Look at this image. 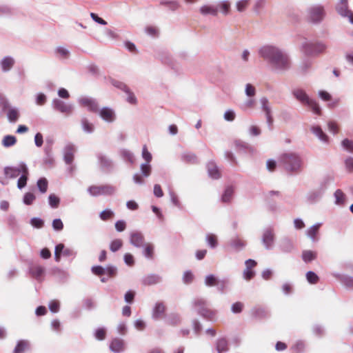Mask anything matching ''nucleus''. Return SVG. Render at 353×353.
Wrapping results in <instances>:
<instances>
[{
  "label": "nucleus",
  "mask_w": 353,
  "mask_h": 353,
  "mask_svg": "<svg viewBox=\"0 0 353 353\" xmlns=\"http://www.w3.org/2000/svg\"><path fill=\"white\" fill-rule=\"evenodd\" d=\"M81 123L82 129L85 132L91 134L94 132V125H93V123H90L88 119L85 117L82 118Z\"/></svg>",
  "instance_id": "58836bf2"
},
{
  "label": "nucleus",
  "mask_w": 353,
  "mask_h": 353,
  "mask_svg": "<svg viewBox=\"0 0 353 353\" xmlns=\"http://www.w3.org/2000/svg\"><path fill=\"white\" fill-rule=\"evenodd\" d=\"M165 305L163 303H157L152 312V318L154 320L159 319L165 312Z\"/></svg>",
  "instance_id": "7c9ffc66"
},
{
  "label": "nucleus",
  "mask_w": 353,
  "mask_h": 353,
  "mask_svg": "<svg viewBox=\"0 0 353 353\" xmlns=\"http://www.w3.org/2000/svg\"><path fill=\"white\" fill-rule=\"evenodd\" d=\"M325 14V10L322 6L315 5L308 9V17L312 23H320L323 19Z\"/></svg>",
  "instance_id": "6e6552de"
},
{
  "label": "nucleus",
  "mask_w": 353,
  "mask_h": 353,
  "mask_svg": "<svg viewBox=\"0 0 353 353\" xmlns=\"http://www.w3.org/2000/svg\"><path fill=\"white\" fill-rule=\"evenodd\" d=\"M75 152V147L74 145L69 143L65 145L63 150V159L66 164H72L74 160V153Z\"/></svg>",
  "instance_id": "f3484780"
},
{
  "label": "nucleus",
  "mask_w": 353,
  "mask_h": 353,
  "mask_svg": "<svg viewBox=\"0 0 353 353\" xmlns=\"http://www.w3.org/2000/svg\"><path fill=\"white\" fill-rule=\"evenodd\" d=\"M49 205L52 208H57L59 204L60 199L54 194H51L48 196Z\"/></svg>",
  "instance_id": "052dcab7"
},
{
  "label": "nucleus",
  "mask_w": 353,
  "mask_h": 353,
  "mask_svg": "<svg viewBox=\"0 0 353 353\" xmlns=\"http://www.w3.org/2000/svg\"><path fill=\"white\" fill-rule=\"evenodd\" d=\"M199 11L200 13L204 16L208 14L216 16L219 12V7L215 5H203L200 8Z\"/></svg>",
  "instance_id": "5701e85b"
},
{
  "label": "nucleus",
  "mask_w": 353,
  "mask_h": 353,
  "mask_svg": "<svg viewBox=\"0 0 353 353\" xmlns=\"http://www.w3.org/2000/svg\"><path fill=\"white\" fill-rule=\"evenodd\" d=\"M180 322L181 318L177 314H171L168 319V323L170 325H178L180 323Z\"/></svg>",
  "instance_id": "680f3d73"
},
{
  "label": "nucleus",
  "mask_w": 353,
  "mask_h": 353,
  "mask_svg": "<svg viewBox=\"0 0 353 353\" xmlns=\"http://www.w3.org/2000/svg\"><path fill=\"white\" fill-rule=\"evenodd\" d=\"M205 241L208 246L214 249L218 245V241L216 236L213 234H208L205 236Z\"/></svg>",
  "instance_id": "37998d69"
},
{
  "label": "nucleus",
  "mask_w": 353,
  "mask_h": 353,
  "mask_svg": "<svg viewBox=\"0 0 353 353\" xmlns=\"http://www.w3.org/2000/svg\"><path fill=\"white\" fill-rule=\"evenodd\" d=\"M110 82L114 87L123 90V92H129V88L123 82L111 79Z\"/></svg>",
  "instance_id": "864d4df0"
},
{
  "label": "nucleus",
  "mask_w": 353,
  "mask_h": 353,
  "mask_svg": "<svg viewBox=\"0 0 353 353\" xmlns=\"http://www.w3.org/2000/svg\"><path fill=\"white\" fill-rule=\"evenodd\" d=\"M109 347L114 353H121L125 350V342L121 339L114 338L111 341Z\"/></svg>",
  "instance_id": "dca6fc26"
},
{
  "label": "nucleus",
  "mask_w": 353,
  "mask_h": 353,
  "mask_svg": "<svg viewBox=\"0 0 353 353\" xmlns=\"http://www.w3.org/2000/svg\"><path fill=\"white\" fill-rule=\"evenodd\" d=\"M292 93L294 98L302 105L308 107L315 114L321 115V109L319 105L315 100L311 99L305 90L301 88H295Z\"/></svg>",
  "instance_id": "7ed1b4c3"
},
{
  "label": "nucleus",
  "mask_w": 353,
  "mask_h": 353,
  "mask_svg": "<svg viewBox=\"0 0 353 353\" xmlns=\"http://www.w3.org/2000/svg\"><path fill=\"white\" fill-rule=\"evenodd\" d=\"M252 315L256 319H263L269 316L267 310L263 307H254L251 310Z\"/></svg>",
  "instance_id": "c9c22d12"
},
{
  "label": "nucleus",
  "mask_w": 353,
  "mask_h": 353,
  "mask_svg": "<svg viewBox=\"0 0 353 353\" xmlns=\"http://www.w3.org/2000/svg\"><path fill=\"white\" fill-rule=\"evenodd\" d=\"M30 345L28 340H19L17 342L12 353H23L26 350H30Z\"/></svg>",
  "instance_id": "bb28decb"
},
{
  "label": "nucleus",
  "mask_w": 353,
  "mask_h": 353,
  "mask_svg": "<svg viewBox=\"0 0 353 353\" xmlns=\"http://www.w3.org/2000/svg\"><path fill=\"white\" fill-rule=\"evenodd\" d=\"M45 157L43 158V163L48 168L53 167L54 159L52 155V148L50 145H46L44 148Z\"/></svg>",
  "instance_id": "412c9836"
},
{
  "label": "nucleus",
  "mask_w": 353,
  "mask_h": 353,
  "mask_svg": "<svg viewBox=\"0 0 353 353\" xmlns=\"http://www.w3.org/2000/svg\"><path fill=\"white\" fill-rule=\"evenodd\" d=\"M217 353H225L229 350L228 342L225 338H220L216 342Z\"/></svg>",
  "instance_id": "cd10ccee"
},
{
  "label": "nucleus",
  "mask_w": 353,
  "mask_h": 353,
  "mask_svg": "<svg viewBox=\"0 0 353 353\" xmlns=\"http://www.w3.org/2000/svg\"><path fill=\"white\" fill-rule=\"evenodd\" d=\"M260 102L261 104V109L265 112V116L272 114L271 107L268 99L266 97H262L260 99Z\"/></svg>",
  "instance_id": "c03bdc74"
},
{
  "label": "nucleus",
  "mask_w": 353,
  "mask_h": 353,
  "mask_svg": "<svg viewBox=\"0 0 353 353\" xmlns=\"http://www.w3.org/2000/svg\"><path fill=\"white\" fill-rule=\"evenodd\" d=\"M29 176V170L28 167H23V172L18 179L17 188L20 190L23 188L27 185V181Z\"/></svg>",
  "instance_id": "c85d7f7f"
},
{
  "label": "nucleus",
  "mask_w": 353,
  "mask_h": 353,
  "mask_svg": "<svg viewBox=\"0 0 353 353\" xmlns=\"http://www.w3.org/2000/svg\"><path fill=\"white\" fill-rule=\"evenodd\" d=\"M321 226V223H317L310 228H309L307 230V236L313 241H316L317 239L316 238V236L319 232V230L320 227Z\"/></svg>",
  "instance_id": "72a5a7b5"
},
{
  "label": "nucleus",
  "mask_w": 353,
  "mask_h": 353,
  "mask_svg": "<svg viewBox=\"0 0 353 353\" xmlns=\"http://www.w3.org/2000/svg\"><path fill=\"white\" fill-rule=\"evenodd\" d=\"M120 154L125 161L129 162L130 164H133L134 163V155L130 150L126 149H122L120 151Z\"/></svg>",
  "instance_id": "4c0bfd02"
},
{
  "label": "nucleus",
  "mask_w": 353,
  "mask_h": 353,
  "mask_svg": "<svg viewBox=\"0 0 353 353\" xmlns=\"http://www.w3.org/2000/svg\"><path fill=\"white\" fill-rule=\"evenodd\" d=\"M123 245V242L121 239H117L111 241L110 244V250L112 252H115L120 250Z\"/></svg>",
  "instance_id": "8fccbe9b"
},
{
  "label": "nucleus",
  "mask_w": 353,
  "mask_h": 353,
  "mask_svg": "<svg viewBox=\"0 0 353 353\" xmlns=\"http://www.w3.org/2000/svg\"><path fill=\"white\" fill-rule=\"evenodd\" d=\"M114 214V212L112 210L105 209L100 213L99 217L103 221H107L111 219Z\"/></svg>",
  "instance_id": "6e6d98bb"
},
{
  "label": "nucleus",
  "mask_w": 353,
  "mask_h": 353,
  "mask_svg": "<svg viewBox=\"0 0 353 353\" xmlns=\"http://www.w3.org/2000/svg\"><path fill=\"white\" fill-rule=\"evenodd\" d=\"M316 259V253L311 250H304L302 253V259L305 263H310Z\"/></svg>",
  "instance_id": "79ce46f5"
},
{
  "label": "nucleus",
  "mask_w": 353,
  "mask_h": 353,
  "mask_svg": "<svg viewBox=\"0 0 353 353\" xmlns=\"http://www.w3.org/2000/svg\"><path fill=\"white\" fill-rule=\"evenodd\" d=\"M24 166L27 167L24 162H20L17 166H6L3 169L4 175L9 179L17 178L23 172Z\"/></svg>",
  "instance_id": "f8f14e48"
},
{
  "label": "nucleus",
  "mask_w": 353,
  "mask_h": 353,
  "mask_svg": "<svg viewBox=\"0 0 353 353\" xmlns=\"http://www.w3.org/2000/svg\"><path fill=\"white\" fill-rule=\"evenodd\" d=\"M229 285V280L228 279H218L217 282L216 283V287L221 293H223L225 290L227 289L228 286Z\"/></svg>",
  "instance_id": "49530a36"
},
{
  "label": "nucleus",
  "mask_w": 353,
  "mask_h": 353,
  "mask_svg": "<svg viewBox=\"0 0 353 353\" xmlns=\"http://www.w3.org/2000/svg\"><path fill=\"white\" fill-rule=\"evenodd\" d=\"M279 246L281 251L285 253H290L294 250L292 241L287 237L283 238L280 241Z\"/></svg>",
  "instance_id": "b1692460"
},
{
  "label": "nucleus",
  "mask_w": 353,
  "mask_h": 353,
  "mask_svg": "<svg viewBox=\"0 0 353 353\" xmlns=\"http://www.w3.org/2000/svg\"><path fill=\"white\" fill-rule=\"evenodd\" d=\"M159 3L161 6L167 7L172 12L176 11L180 7L179 3L176 0H161Z\"/></svg>",
  "instance_id": "473e14b6"
},
{
  "label": "nucleus",
  "mask_w": 353,
  "mask_h": 353,
  "mask_svg": "<svg viewBox=\"0 0 353 353\" xmlns=\"http://www.w3.org/2000/svg\"><path fill=\"white\" fill-rule=\"evenodd\" d=\"M43 272L44 268L41 265H36L30 268V274L37 280L40 279Z\"/></svg>",
  "instance_id": "e433bc0d"
},
{
  "label": "nucleus",
  "mask_w": 353,
  "mask_h": 353,
  "mask_svg": "<svg viewBox=\"0 0 353 353\" xmlns=\"http://www.w3.org/2000/svg\"><path fill=\"white\" fill-rule=\"evenodd\" d=\"M92 196H111L116 192V188L112 185H91L87 190Z\"/></svg>",
  "instance_id": "0eeeda50"
},
{
  "label": "nucleus",
  "mask_w": 353,
  "mask_h": 353,
  "mask_svg": "<svg viewBox=\"0 0 353 353\" xmlns=\"http://www.w3.org/2000/svg\"><path fill=\"white\" fill-rule=\"evenodd\" d=\"M52 105V108L55 110L64 114L65 116L70 115L73 111V105H72L68 104L59 99H53Z\"/></svg>",
  "instance_id": "9d476101"
},
{
  "label": "nucleus",
  "mask_w": 353,
  "mask_h": 353,
  "mask_svg": "<svg viewBox=\"0 0 353 353\" xmlns=\"http://www.w3.org/2000/svg\"><path fill=\"white\" fill-rule=\"evenodd\" d=\"M334 276L346 288H353V277L352 276H350L348 275L339 274H334Z\"/></svg>",
  "instance_id": "2f4dec72"
},
{
  "label": "nucleus",
  "mask_w": 353,
  "mask_h": 353,
  "mask_svg": "<svg viewBox=\"0 0 353 353\" xmlns=\"http://www.w3.org/2000/svg\"><path fill=\"white\" fill-rule=\"evenodd\" d=\"M250 0H240L236 2V10L241 12H243L249 4Z\"/></svg>",
  "instance_id": "338daca9"
},
{
  "label": "nucleus",
  "mask_w": 353,
  "mask_h": 353,
  "mask_svg": "<svg viewBox=\"0 0 353 353\" xmlns=\"http://www.w3.org/2000/svg\"><path fill=\"white\" fill-rule=\"evenodd\" d=\"M35 199L36 196L33 193L27 192L23 196V202L24 203V204L30 205L32 204Z\"/></svg>",
  "instance_id": "bf43d9fd"
},
{
  "label": "nucleus",
  "mask_w": 353,
  "mask_h": 353,
  "mask_svg": "<svg viewBox=\"0 0 353 353\" xmlns=\"http://www.w3.org/2000/svg\"><path fill=\"white\" fill-rule=\"evenodd\" d=\"M37 185L41 193L43 194L47 192L48 183L46 178H40L37 181Z\"/></svg>",
  "instance_id": "09e8293b"
},
{
  "label": "nucleus",
  "mask_w": 353,
  "mask_h": 353,
  "mask_svg": "<svg viewBox=\"0 0 353 353\" xmlns=\"http://www.w3.org/2000/svg\"><path fill=\"white\" fill-rule=\"evenodd\" d=\"M97 113L103 120L108 123H112L116 119L114 111L108 107L101 108Z\"/></svg>",
  "instance_id": "2eb2a0df"
},
{
  "label": "nucleus",
  "mask_w": 353,
  "mask_h": 353,
  "mask_svg": "<svg viewBox=\"0 0 353 353\" xmlns=\"http://www.w3.org/2000/svg\"><path fill=\"white\" fill-rule=\"evenodd\" d=\"M259 54L268 63L273 71L284 72L291 68L289 54L276 46L265 45L261 47Z\"/></svg>",
  "instance_id": "f257e3e1"
},
{
  "label": "nucleus",
  "mask_w": 353,
  "mask_h": 353,
  "mask_svg": "<svg viewBox=\"0 0 353 353\" xmlns=\"http://www.w3.org/2000/svg\"><path fill=\"white\" fill-rule=\"evenodd\" d=\"M130 243L136 248H143L145 245V238L142 232L134 230L130 233Z\"/></svg>",
  "instance_id": "4468645a"
},
{
  "label": "nucleus",
  "mask_w": 353,
  "mask_h": 353,
  "mask_svg": "<svg viewBox=\"0 0 353 353\" xmlns=\"http://www.w3.org/2000/svg\"><path fill=\"white\" fill-rule=\"evenodd\" d=\"M275 234L272 227H268L263 231L262 243L266 250H271L275 242Z\"/></svg>",
  "instance_id": "1a4fd4ad"
},
{
  "label": "nucleus",
  "mask_w": 353,
  "mask_h": 353,
  "mask_svg": "<svg viewBox=\"0 0 353 353\" xmlns=\"http://www.w3.org/2000/svg\"><path fill=\"white\" fill-rule=\"evenodd\" d=\"M206 167L208 170V176L210 178L213 179H219V178H221V172L214 161H209L207 163Z\"/></svg>",
  "instance_id": "6ab92c4d"
},
{
  "label": "nucleus",
  "mask_w": 353,
  "mask_h": 353,
  "mask_svg": "<svg viewBox=\"0 0 353 353\" xmlns=\"http://www.w3.org/2000/svg\"><path fill=\"white\" fill-rule=\"evenodd\" d=\"M279 163L288 172L298 173L301 171L302 159L295 152H285L279 157Z\"/></svg>",
  "instance_id": "f03ea898"
},
{
  "label": "nucleus",
  "mask_w": 353,
  "mask_h": 353,
  "mask_svg": "<svg viewBox=\"0 0 353 353\" xmlns=\"http://www.w3.org/2000/svg\"><path fill=\"white\" fill-rule=\"evenodd\" d=\"M335 8L338 14L343 17L350 14L351 11L349 10L348 0H338Z\"/></svg>",
  "instance_id": "aec40b11"
},
{
  "label": "nucleus",
  "mask_w": 353,
  "mask_h": 353,
  "mask_svg": "<svg viewBox=\"0 0 353 353\" xmlns=\"http://www.w3.org/2000/svg\"><path fill=\"white\" fill-rule=\"evenodd\" d=\"M17 143V139L13 135H6L2 139V145L6 148L14 145Z\"/></svg>",
  "instance_id": "a18cd8bd"
},
{
  "label": "nucleus",
  "mask_w": 353,
  "mask_h": 353,
  "mask_svg": "<svg viewBox=\"0 0 353 353\" xmlns=\"http://www.w3.org/2000/svg\"><path fill=\"white\" fill-rule=\"evenodd\" d=\"M306 279L310 283L315 284L318 282L319 278L313 271H308L306 273Z\"/></svg>",
  "instance_id": "4d7b16f0"
},
{
  "label": "nucleus",
  "mask_w": 353,
  "mask_h": 353,
  "mask_svg": "<svg viewBox=\"0 0 353 353\" xmlns=\"http://www.w3.org/2000/svg\"><path fill=\"white\" fill-rule=\"evenodd\" d=\"M97 158L99 167L103 171L110 172L113 170L114 163L106 154L99 152L97 154Z\"/></svg>",
  "instance_id": "9b49d317"
},
{
  "label": "nucleus",
  "mask_w": 353,
  "mask_h": 353,
  "mask_svg": "<svg viewBox=\"0 0 353 353\" xmlns=\"http://www.w3.org/2000/svg\"><path fill=\"white\" fill-rule=\"evenodd\" d=\"M335 198V203L336 205H343L345 203V196L341 190L338 189L334 194Z\"/></svg>",
  "instance_id": "de8ad7c7"
},
{
  "label": "nucleus",
  "mask_w": 353,
  "mask_h": 353,
  "mask_svg": "<svg viewBox=\"0 0 353 353\" xmlns=\"http://www.w3.org/2000/svg\"><path fill=\"white\" fill-rule=\"evenodd\" d=\"M218 279L214 274H209L205 279V285L208 287L215 286Z\"/></svg>",
  "instance_id": "5fc2aeb1"
},
{
  "label": "nucleus",
  "mask_w": 353,
  "mask_h": 353,
  "mask_svg": "<svg viewBox=\"0 0 353 353\" xmlns=\"http://www.w3.org/2000/svg\"><path fill=\"white\" fill-rule=\"evenodd\" d=\"M229 245L233 250L239 252L245 246V243L239 238L234 237L230 239Z\"/></svg>",
  "instance_id": "c756f323"
},
{
  "label": "nucleus",
  "mask_w": 353,
  "mask_h": 353,
  "mask_svg": "<svg viewBox=\"0 0 353 353\" xmlns=\"http://www.w3.org/2000/svg\"><path fill=\"white\" fill-rule=\"evenodd\" d=\"M91 270L92 272L97 276H102L105 274V268L101 265L92 266Z\"/></svg>",
  "instance_id": "774afa93"
},
{
  "label": "nucleus",
  "mask_w": 353,
  "mask_h": 353,
  "mask_svg": "<svg viewBox=\"0 0 353 353\" xmlns=\"http://www.w3.org/2000/svg\"><path fill=\"white\" fill-rule=\"evenodd\" d=\"M312 132L316 137L318 139L323 142L328 143V137L326 134L322 130L321 128L319 125H314L311 128Z\"/></svg>",
  "instance_id": "a878e982"
},
{
  "label": "nucleus",
  "mask_w": 353,
  "mask_h": 353,
  "mask_svg": "<svg viewBox=\"0 0 353 353\" xmlns=\"http://www.w3.org/2000/svg\"><path fill=\"white\" fill-rule=\"evenodd\" d=\"M162 281V277L157 274H150L143 276L141 279V283L143 285H152L159 283Z\"/></svg>",
  "instance_id": "a211bd4d"
},
{
  "label": "nucleus",
  "mask_w": 353,
  "mask_h": 353,
  "mask_svg": "<svg viewBox=\"0 0 353 353\" xmlns=\"http://www.w3.org/2000/svg\"><path fill=\"white\" fill-rule=\"evenodd\" d=\"M218 7L219 9H221L223 14L227 15L229 13L230 4L229 2L224 1L220 2Z\"/></svg>",
  "instance_id": "69168bd1"
},
{
  "label": "nucleus",
  "mask_w": 353,
  "mask_h": 353,
  "mask_svg": "<svg viewBox=\"0 0 353 353\" xmlns=\"http://www.w3.org/2000/svg\"><path fill=\"white\" fill-rule=\"evenodd\" d=\"M144 249L143 250V256L148 259H153L154 255V246L151 243H146L143 247Z\"/></svg>",
  "instance_id": "a19ab883"
},
{
  "label": "nucleus",
  "mask_w": 353,
  "mask_h": 353,
  "mask_svg": "<svg viewBox=\"0 0 353 353\" xmlns=\"http://www.w3.org/2000/svg\"><path fill=\"white\" fill-rule=\"evenodd\" d=\"M0 64L2 71L7 72L13 68L15 64V60L12 57L6 56L1 59Z\"/></svg>",
  "instance_id": "4be33fe9"
},
{
  "label": "nucleus",
  "mask_w": 353,
  "mask_h": 353,
  "mask_svg": "<svg viewBox=\"0 0 353 353\" xmlns=\"http://www.w3.org/2000/svg\"><path fill=\"white\" fill-rule=\"evenodd\" d=\"M64 251V245L63 243H59L55 246L54 249V259L57 262H59L61 259V254H63Z\"/></svg>",
  "instance_id": "3c124183"
},
{
  "label": "nucleus",
  "mask_w": 353,
  "mask_h": 353,
  "mask_svg": "<svg viewBox=\"0 0 353 353\" xmlns=\"http://www.w3.org/2000/svg\"><path fill=\"white\" fill-rule=\"evenodd\" d=\"M140 169L143 176L148 177L150 175L152 168L150 163H142L140 166Z\"/></svg>",
  "instance_id": "603ef678"
},
{
  "label": "nucleus",
  "mask_w": 353,
  "mask_h": 353,
  "mask_svg": "<svg viewBox=\"0 0 353 353\" xmlns=\"http://www.w3.org/2000/svg\"><path fill=\"white\" fill-rule=\"evenodd\" d=\"M327 46L321 41L312 42L305 40L301 45L303 53L307 56H316L325 52Z\"/></svg>",
  "instance_id": "39448f33"
},
{
  "label": "nucleus",
  "mask_w": 353,
  "mask_h": 353,
  "mask_svg": "<svg viewBox=\"0 0 353 353\" xmlns=\"http://www.w3.org/2000/svg\"><path fill=\"white\" fill-rule=\"evenodd\" d=\"M30 224L36 228H41L44 225V221L43 219L38 218V217H34L30 219Z\"/></svg>",
  "instance_id": "e2e57ef3"
},
{
  "label": "nucleus",
  "mask_w": 353,
  "mask_h": 353,
  "mask_svg": "<svg viewBox=\"0 0 353 353\" xmlns=\"http://www.w3.org/2000/svg\"><path fill=\"white\" fill-rule=\"evenodd\" d=\"M19 116L20 114L17 108L12 107L9 108L7 112V117L10 123H16L18 121Z\"/></svg>",
  "instance_id": "f704fd0d"
},
{
  "label": "nucleus",
  "mask_w": 353,
  "mask_h": 353,
  "mask_svg": "<svg viewBox=\"0 0 353 353\" xmlns=\"http://www.w3.org/2000/svg\"><path fill=\"white\" fill-rule=\"evenodd\" d=\"M181 159L183 162L188 164H197L199 162L196 155L192 152L182 153Z\"/></svg>",
  "instance_id": "393cba45"
},
{
  "label": "nucleus",
  "mask_w": 353,
  "mask_h": 353,
  "mask_svg": "<svg viewBox=\"0 0 353 353\" xmlns=\"http://www.w3.org/2000/svg\"><path fill=\"white\" fill-rule=\"evenodd\" d=\"M192 305L197 314L208 321L216 320V312L209 307L208 301L203 298H196L193 300Z\"/></svg>",
  "instance_id": "20e7f679"
},
{
  "label": "nucleus",
  "mask_w": 353,
  "mask_h": 353,
  "mask_svg": "<svg viewBox=\"0 0 353 353\" xmlns=\"http://www.w3.org/2000/svg\"><path fill=\"white\" fill-rule=\"evenodd\" d=\"M243 307H244L243 303L238 301L232 305L231 311L234 314H239L242 312Z\"/></svg>",
  "instance_id": "0e129e2a"
},
{
  "label": "nucleus",
  "mask_w": 353,
  "mask_h": 353,
  "mask_svg": "<svg viewBox=\"0 0 353 353\" xmlns=\"http://www.w3.org/2000/svg\"><path fill=\"white\" fill-rule=\"evenodd\" d=\"M328 183L329 179H325L318 187L309 191L305 196L306 201L310 204L319 202L323 197Z\"/></svg>",
  "instance_id": "423d86ee"
},
{
  "label": "nucleus",
  "mask_w": 353,
  "mask_h": 353,
  "mask_svg": "<svg viewBox=\"0 0 353 353\" xmlns=\"http://www.w3.org/2000/svg\"><path fill=\"white\" fill-rule=\"evenodd\" d=\"M79 103L83 107H86L88 111L97 113L99 110V105L97 99L91 97H83L79 99Z\"/></svg>",
  "instance_id": "ddd939ff"
},
{
  "label": "nucleus",
  "mask_w": 353,
  "mask_h": 353,
  "mask_svg": "<svg viewBox=\"0 0 353 353\" xmlns=\"http://www.w3.org/2000/svg\"><path fill=\"white\" fill-rule=\"evenodd\" d=\"M342 147L347 152L353 153V141L345 139L341 142Z\"/></svg>",
  "instance_id": "13d9d810"
},
{
  "label": "nucleus",
  "mask_w": 353,
  "mask_h": 353,
  "mask_svg": "<svg viewBox=\"0 0 353 353\" xmlns=\"http://www.w3.org/2000/svg\"><path fill=\"white\" fill-rule=\"evenodd\" d=\"M233 193H234L233 188L232 186H228L225 188V190L221 196L222 202L229 203L232 198Z\"/></svg>",
  "instance_id": "ea45409f"
}]
</instances>
